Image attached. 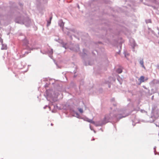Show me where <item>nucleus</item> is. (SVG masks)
I'll return each instance as SVG.
<instances>
[{"instance_id": "f257e3e1", "label": "nucleus", "mask_w": 159, "mask_h": 159, "mask_svg": "<svg viewBox=\"0 0 159 159\" xmlns=\"http://www.w3.org/2000/svg\"><path fill=\"white\" fill-rule=\"evenodd\" d=\"M148 79V77L145 78V77L143 76H141L140 77L139 79L140 82V84L142 82H144L145 81H147Z\"/></svg>"}, {"instance_id": "f03ea898", "label": "nucleus", "mask_w": 159, "mask_h": 159, "mask_svg": "<svg viewBox=\"0 0 159 159\" xmlns=\"http://www.w3.org/2000/svg\"><path fill=\"white\" fill-rule=\"evenodd\" d=\"M0 42L2 44V50H6L7 49V45L3 43V40L0 38Z\"/></svg>"}, {"instance_id": "7ed1b4c3", "label": "nucleus", "mask_w": 159, "mask_h": 159, "mask_svg": "<svg viewBox=\"0 0 159 159\" xmlns=\"http://www.w3.org/2000/svg\"><path fill=\"white\" fill-rule=\"evenodd\" d=\"M139 63H140V64L142 66V67H143L144 68H145V67L144 66V64H143V59H142V60H141L140 61Z\"/></svg>"}, {"instance_id": "20e7f679", "label": "nucleus", "mask_w": 159, "mask_h": 159, "mask_svg": "<svg viewBox=\"0 0 159 159\" xmlns=\"http://www.w3.org/2000/svg\"><path fill=\"white\" fill-rule=\"evenodd\" d=\"M117 72L118 73H121L122 72V70L120 68L118 69L117 70Z\"/></svg>"}, {"instance_id": "39448f33", "label": "nucleus", "mask_w": 159, "mask_h": 159, "mask_svg": "<svg viewBox=\"0 0 159 159\" xmlns=\"http://www.w3.org/2000/svg\"><path fill=\"white\" fill-rule=\"evenodd\" d=\"M87 121L90 123H94V122L92 120L88 119L87 120Z\"/></svg>"}, {"instance_id": "423d86ee", "label": "nucleus", "mask_w": 159, "mask_h": 159, "mask_svg": "<svg viewBox=\"0 0 159 159\" xmlns=\"http://www.w3.org/2000/svg\"><path fill=\"white\" fill-rule=\"evenodd\" d=\"M79 111L80 113H82L83 112V110L81 108L79 109Z\"/></svg>"}, {"instance_id": "0eeeda50", "label": "nucleus", "mask_w": 159, "mask_h": 159, "mask_svg": "<svg viewBox=\"0 0 159 159\" xmlns=\"http://www.w3.org/2000/svg\"><path fill=\"white\" fill-rule=\"evenodd\" d=\"M52 17H51L50 18V20H51V19H52Z\"/></svg>"}, {"instance_id": "6e6552de", "label": "nucleus", "mask_w": 159, "mask_h": 159, "mask_svg": "<svg viewBox=\"0 0 159 159\" xmlns=\"http://www.w3.org/2000/svg\"><path fill=\"white\" fill-rule=\"evenodd\" d=\"M115 117H118V116H115Z\"/></svg>"}, {"instance_id": "1a4fd4ad", "label": "nucleus", "mask_w": 159, "mask_h": 159, "mask_svg": "<svg viewBox=\"0 0 159 159\" xmlns=\"http://www.w3.org/2000/svg\"><path fill=\"white\" fill-rule=\"evenodd\" d=\"M50 22L49 23V24H50Z\"/></svg>"}, {"instance_id": "9d476101", "label": "nucleus", "mask_w": 159, "mask_h": 159, "mask_svg": "<svg viewBox=\"0 0 159 159\" xmlns=\"http://www.w3.org/2000/svg\"><path fill=\"white\" fill-rule=\"evenodd\" d=\"M122 118V117H120V118Z\"/></svg>"}]
</instances>
